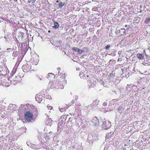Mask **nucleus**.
Listing matches in <instances>:
<instances>
[{"mask_svg": "<svg viewBox=\"0 0 150 150\" xmlns=\"http://www.w3.org/2000/svg\"><path fill=\"white\" fill-rule=\"evenodd\" d=\"M64 5V4H63L62 2H60L59 4V8H61Z\"/></svg>", "mask_w": 150, "mask_h": 150, "instance_id": "obj_8", "label": "nucleus"}, {"mask_svg": "<svg viewBox=\"0 0 150 150\" xmlns=\"http://www.w3.org/2000/svg\"><path fill=\"white\" fill-rule=\"evenodd\" d=\"M28 2L29 3H30L32 2L33 3L36 1V0H28Z\"/></svg>", "mask_w": 150, "mask_h": 150, "instance_id": "obj_10", "label": "nucleus"}, {"mask_svg": "<svg viewBox=\"0 0 150 150\" xmlns=\"http://www.w3.org/2000/svg\"><path fill=\"white\" fill-rule=\"evenodd\" d=\"M54 25L53 26V28L55 29L58 28L59 27V25L57 22H54Z\"/></svg>", "mask_w": 150, "mask_h": 150, "instance_id": "obj_6", "label": "nucleus"}, {"mask_svg": "<svg viewBox=\"0 0 150 150\" xmlns=\"http://www.w3.org/2000/svg\"><path fill=\"white\" fill-rule=\"evenodd\" d=\"M47 107L49 108H48V109H50V110H51V109H52V107L51 106H47Z\"/></svg>", "mask_w": 150, "mask_h": 150, "instance_id": "obj_12", "label": "nucleus"}, {"mask_svg": "<svg viewBox=\"0 0 150 150\" xmlns=\"http://www.w3.org/2000/svg\"><path fill=\"white\" fill-rule=\"evenodd\" d=\"M110 45H108L107 46H106L105 48L106 50H108L109 49V48H110Z\"/></svg>", "mask_w": 150, "mask_h": 150, "instance_id": "obj_11", "label": "nucleus"}, {"mask_svg": "<svg viewBox=\"0 0 150 150\" xmlns=\"http://www.w3.org/2000/svg\"><path fill=\"white\" fill-rule=\"evenodd\" d=\"M137 57L139 59H143L144 58V55L143 54H137Z\"/></svg>", "mask_w": 150, "mask_h": 150, "instance_id": "obj_4", "label": "nucleus"}, {"mask_svg": "<svg viewBox=\"0 0 150 150\" xmlns=\"http://www.w3.org/2000/svg\"><path fill=\"white\" fill-rule=\"evenodd\" d=\"M56 2H57V3H58V2H59V1H56Z\"/></svg>", "mask_w": 150, "mask_h": 150, "instance_id": "obj_15", "label": "nucleus"}, {"mask_svg": "<svg viewBox=\"0 0 150 150\" xmlns=\"http://www.w3.org/2000/svg\"><path fill=\"white\" fill-rule=\"evenodd\" d=\"M15 1H16L17 0H14Z\"/></svg>", "mask_w": 150, "mask_h": 150, "instance_id": "obj_16", "label": "nucleus"}, {"mask_svg": "<svg viewBox=\"0 0 150 150\" xmlns=\"http://www.w3.org/2000/svg\"><path fill=\"white\" fill-rule=\"evenodd\" d=\"M11 49H10V48H9V49H7V50H11Z\"/></svg>", "mask_w": 150, "mask_h": 150, "instance_id": "obj_14", "label": "nucleus"}, {"mask_svg": "<svg viewBox=\"0 0 150 150\" xmlns=\"http://www.w3.org/2000/svg\"><path fill=\"white\" fill-rule=\"evenodd\" d=\"M59 43H61V42L60 41H59Z\"/></svg>", "mask_w": 150, "mask_h": 150, "instance_id": "obj_18", "label": "nucleus"}, {"mask_svg": "<svg viewBox=\"0 0 150 150\" xmlns=\"http://www.w3.org/2000/svg\"><path fill=\"white\" fill-rule=\"evenodd\" d=\"M52 73H49L48 74V76H50V75H52Z\"/></svg>", "mask_w": 150, "mask_h": 150, "instance_id": "obj_13", "label": "nucleus"}, {"mask_svg": "<svg viewBox=\"0 0 150 150\" xmlns=\"http://www.w3.org/2000/svg\"><path fill=\"white\" fill-rule=\"evenodd\" d=\"M125 28H121L119 30V33L120 34L123 35L125 34Z\"/></svg>", "mask_w": 150, "mask_h": 150, "instance_id": "obj_5", "label": "nucleus"}, {"mask_svg": "<svg viewBox=\"0 0 150 150\" xmlns=\"http://www.w3.org/2000/svg\"><path fill=\"white\" fill-rule=\"evenodd\" d=\"M48 32L50 33V30H49V31H48Z\"/></svg>", "mask_w": 150, "mask_h": 150, "instance_id": "obj_17", "label": "nucleus"}, {"mask_svg": "<svg viewBox=\"0 0 150 150\" xmlns=\"http://www.w3.org/2000/svg\"><path fill=\"white\" fill-rule=\"evenodd\" d=\"M150 22V18H148L145 21V22L147 24H148V23Z\"/></svg>", "mask_w": 150, "mask_h": 150, "instance_id": "obj_9", "label": "nucleus"}, {"mask_svg": "<svg viewBox=\"0 0 150 150\" xmlns=\"http://www.w3.org/2000/svg\"><path fill=\"white\" fill-rule=\"evenodd\" d=\"M73 49L75 51H76L78 52H79V53H81V51L79 49L77 48L76 47H74Z\"/></svg>", "mask_w": 150, "mask_h": 150, "instance_id": "obj_7", "label": "nucleus"}, {"mask_svg": "<svg viewBox=\"0 0 150 150\" xmlns=\"http://www.w3.org/2000/svg\"><path fill=\"white\" fill-rule=\"evenodd\" d=\"M103 127L104 129H107L109 128L111 126L109 122L104 121L103 122Z\"/></svg>", "mask_w": 150, "mask_h": 150, "instance_id": "obj_3", "label": "nucleus"}, {"mask_svg": "<svg viewBox=\"0 0 150 150\" xmlns=\"http://www.w3.org/2000/svg\"><path fill=\"white\" fill-rule=\"evenodd\" d=\"M92 124L94 126H98L99 125L100 122L99 120L96 117L91 120Z\"/></svg>", "mask_w": 150, "mask_h": 150, "instance_id": "obj_2", "label": "nucleus"}, {"mask_svg": "<svg viewBox=\"0 0 150 150\" xmlns=\"http://www.w3.org/2000/svg\"><path fill=\"white\" fill-rule=\"evenodd\" d=\"M25 118L29 122L31 121L33 119V115L30 112H27L25 114Z\"/></svg>", "mask_w": 150, "mask_h": 150, "instance_id": "obj_1", "label": "nucleus"}]
</instances>
